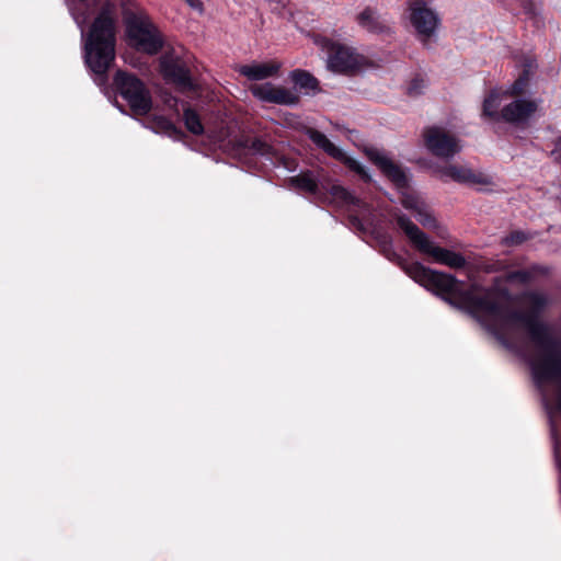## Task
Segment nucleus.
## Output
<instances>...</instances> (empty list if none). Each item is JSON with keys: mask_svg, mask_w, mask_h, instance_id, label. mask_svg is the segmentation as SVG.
Wrapping results in <instances>:
<instances>
[{"mask_svg": "<svg viewBox=\"0 0 561 561\" xmlns=\"http://www.w3.org/2000/svg\"><path fill=\"white\" fill-rule=\"evenodd\" d=\"M466 309L499 339L511 337L523 328L527 331L534 353L527 355L533 376L541 391L542 402L552 421L561 412V342L551 327L540 321L548 298L537 291L520 296L519 311H512L506 289L479 290L476 286L461 296Z\"/></svg>", "mask_w": 561, "mask_h": 561, "instance_id": "obj_1", "label": "nucleus"}, {"mask_svg": "<svg viewBox=\"0 0 561 561\" xmlns=\"http://www.w3.org/2000/svg\"><path fill=\"white\" fill-rule=\"evenodd\" d=\"M115 4L105 1L84 37V58L95 75H104L115 58Z\"/></svg>", "mask_w": 561, "mask_h": 561, "instance_id": "obj_2", "label": "nucleus"}, {"mask_svg": "<svg viewBox=\"0 0 561 561\" xmlns=\"http://www.w3.org/2000/svg\"><path fill=\"white\" fill-rule=\"evenodd\" d=\"M368 159L402 191L401 204L404 208L414 211L416 220L425 228L437 227L436 219L425 203L413 193L408 192V179L404 171L396 164L388 154L377 148L366 149Z\"/></svg>", "mask_w": 561, "mask_h": 561, "instance_id": "obj_3", "label": "nucleus"}, {"mask_svg": "<svg viewBox=\"0 0 561 561\" xmlns=\"http://www.w3.org/2000/svg\"><path fill=\"white\" fill-rule=\"evenodd\" d=\"M381 253L391 262L398 264L413 280L436 293L437 295H455L458 282L451 275L433 271L419 262H407L393 249L392 241L387 236L379 241Z\"/></svg>", "mask_w": 561, "mask_h": 561, "instance_id": "obj_4", "label": "nucleus"}, {"mask_svg": "<svg viewBox=\"0 0 561 561\" xmlns=\"http://www.w3.org/2000/svg\"><path fill=\"white\" fill-rule=\"evenodd\" d=\"M124 22L129 46L148 55H156L162 49L163 37L145 11H126Z\"/></svg>", "mask_w": 561, "mask_h": 561, "instance_id": "obj_5", "label": "nucleus"}, {"mask_svg": "<svg viewBox=\"0 0 561 561\" xmlns=\"http://www.w3.org/2000/svg\"><path fill=\"white\" fill-rule=\"evenodd\" d=\"M503 99L496 91L490 93L483 102V115L495 122L523 125L535 116L541 103L536 99L517 98L502 106Z\"/></svg>", "mask_w": 561, "mask_h": 561, "instance_id": "obj_6", "label": "nucleus"}, {"mask_svg": "<svg viewBox=\"0 0 561 561\" xmlns=\"http://www.w3.org/2000/svg\"><path fill=\"white\" fill-rule=\"evenodd\" d=\"M399 228L405 233L412 245L421 253L431 256L434 262L451 268H460L466 259L460 253L438 247L426 233L404 215L397 216Z\"/></svg>", "mask_w": 561, "mask_h": 561, "instance_id": "obj_7", "label": "nucleus"}, {"mask_svg": "<svg viewBox=\"0 0 561 561\" xmlns=\"http://www.w3.org/2000/svg\"><path fill=\"white\" fill-rule=\"evenodd\" d=\"M311 39L316 46L328 54V68L334 72H352L359 69L365 62V58L353 47L319 34L311 35Z\"/></svg>", "mask_w": 561, "mask_h": 561, "instance_id": "obj_8", "label": "nucleus"}, {"mask_svg": "<svg viewBox=\"0 0 561 561\" xmlns=\"http://www.w3.org/2000/svg\"><path fill=\"white\" fill-rule=\"evenodd\" d=\"M114 83L135 114L146 115L151 110L150 93L137 77L118 71L115 75Z\"/></svg>", "mask_w": 561, "mask_h": 561, "instance_id": "obj_9", "label": "nucleus"}, {"mask_svg": "<svg viewBox=\"0 0 561 561\" xmlns=\"http://www.w3.org/2000/svg\"><path fill=\"white\" fill-rule=\"evenodd\" d=\"M408 12L410 23L423 39L435 33L439 19L430 8V0H408Z\"/></svg>", "mask_w": 561, "mask_h": 561, "instance_id": "obj_10", "label": "nucleus"}, {"mask_svg": "<svg viewBox=\"0 0 561 561\" xmlns=\"http://www.w3.org/2000/svg\"><path fill=\"white\" fill-rule=\"evenodd\" d=\"M427 149L440 158H451L460 151L459 141L440 127H430L424 131Z\"/></svg>", "mask_w": 561, "mask_h": 561, "instance_id": "obj_11", "label": "nucleus"}, {"mask_svg": "<svg viewBox=\"0 0 561 561\" xmlns=\"http://www.w3.org/2000/svg\"><path fill=\"white\" fill-rule=\"evenodd\" d=\"M160 68L165 79L183 89L193 88L188 69L174 48L162 55L160 58Z\"/></svg>", "mask_w": 561, "mask_h": 561, "instance_id": "obj_12", "label": "nucleus"}, {"mask_svg": "<svg viewBox=\"0 0 561 561\" xmlns=\"http://www.w3.org/2000/svg\"><path fill=\"white\" fill-rule=\"evenodd\" d=\"M251 93L260 101L279 105H295L299 96L291 90L271 82L252 84Z\"/></svg>", "mask_w": 561, "mask_h": 561, "instance_id": "obj_13", "label": "nucleus"}, {"mask_svg": "<svg viewBox=\"0 0 561 561\" xmlns=\"http://www.w3.org/2000/svg\"><path fill=\"white\" fill-rule=\"evenodd\" d=\"M309 138L331 157L343 161L351 170L358 173L365 181H369V175L365 168L355 159L346 156L340 148L331 142L328 137L314 129L308 131Z\"/></svg>", "mask_w": 561, "mask_h": 561, "instance_id": "obj_14", "label": "nucleus"}, {"mask_svg": "<svg viewBox=\"0 0 561 561\" xmlns=\"http://www.w3.org/2000/svg\"><path fill=\"white\" fill-rule=\"evenodd\" d=\"M282 65L278 61L267 62H253L250 65H242L237 68L238 72L249 80L260 81L278 73Z\"/></svg>", "mask_w": 561, "mask_h": 561, "instance_id": "obj_15", "label": "nucleus"}, {"mask_svg": "<svg viewBox=\"0 0 561 561\" xmlns=\"http://www.w3.org/2000/svg\"><path fill=\"white\" fill-rule=\"evenodd\" d=\"M442 178L463 184H489L490 181L481 173L461 165H448L440 171Z\"/></svg>", "mask_w": 561, "mask_h": 561, "instance_id": "obj_16", "label": "nucleus"}, {"mask_svg": "<svg viewBox=\"0 0 561 561\" xmlns=\"http://www.w3.org/2000/svg\"><path fill=\"white\" fill-rule=\"evenodd\" d=\"M150 128L154 133L165 135L174 140H180L184 136L183 131L164 116H154L150 121Z\"/></svg>", "mask_w": 561, "mask_h": 561, "instance_id": "obj_17", "label": "nucleus"}, {"mask_svg": "<svg viewBox=\"0 0 561 561\" xmlns=\"http://www.w3.org/2000/svg\"><path fill=\"white\" fill-rule=\"evenodd\" d=\"M357 22L362 27L371 33H380L386 28L379 15L370 8L365 9L358 14Z\"/></svg>", "mask_w": 561, "mask_h": 561, "instance_id": "obj_18", "label": "nucleus"}, {"mask_svg": "<svg viewBox=\"0 0 561 561\" xmlns=\"http://www.w3.org/2000/svg\"><path fill=\"white\" fill-rule=\"evenodd\" d=\"M329 194L330 202L335 203L339 206L355 205L358 203V199L356 197H354L344 187L336 184L331 185Z\"/></svg>", "mask_w": 561, "mask_h": 561, "instance_id": "obj_19", "label": "nucleus"}, {"mask_svg": "<svg viewBox=\"0 0 561 561\" xmlns=\"http://www.w3.org/2000/svg\"><path fill=\"white\" fill-rule=\"evenodd\" d=\"M289 77L295 85L300 89L313 91L318 88V80L305 70H294L290 72Z\"/></svg>", "mask_w": 561, "mask_h": 561, "instance_id": "obj_20", "label": "nucleus"}, {"mask_svg": "<svg viewBox=\"0 0 561 561\" xmlns=\"http://www.w3.org/2000/svg\"><path fill=\"white\" fill-rule=\"evenodd\" d=\"M290 183L295 187L312 194H316L319 187L317 180L311 173H302L298 176L291 178Z\"/></svg>", "mask_w": 561, "mask_h": 561, "instance_id": "obj_21", "label": "nucleus"}, {"mask_svg": "<svg viewBox=\"0 0 561 561\" xmlns=\"http://www.w3.org/2000/svg\"><path fill=\"white\" fill-rule=\"evenodd\" d=\"M183 119L185 127L192 134L202 135L204 133V126L201 122L198 114L195 111L186 108L183 114Z\"/></svg>", "mask_w": 561, "mask_h": 561, "instance_id": "obj_22", "label": "nucleus"}, {"mask_svg": "<svg viewBox=\"0 0 561 561\" xmlns=\"http://www.w3.org/2000/svg\"><path fill=\"white\" fill-rule=\"evenodd\" d=\"M528 78L526 76L519 77L510 88V90L503 94H501L502 98H505L506 94L511 95H518L522 94L527 85Z\"/></svg>", "mask_w": 561, "mask_h": 561, "instance_id": "obj_23", "label": "nucleus"}, {"mask_svg": "<svg viewBox=\"0 0 561 561\" xmlns=\"http://www.w3.org/2000/svg\"><path fill=\"white\" fill-rule=\"evenodd\" d=\"M530 277V273L528 271H517L507 274L506 278L508 282H519V283H526L528 282Z\"/></svg>", "mask_w": 561, "mask_h": 561, "instance_id": "obj_24", "label": "nucleus"}, {"mask_svg": "<svg viewBox=\"0 0 561 561\" xmlns=\"http://www.w3.org/2000/svg\"><path fill=\"white\" fill-rule=\"evenodd\" d=\"M526 240V236L520 231H515L504 239V243L507 245L519 244Z\"/></svg>", "mask_w": 561, "mask_h": 561, "instance_id": "obj_25", "label": "nucleus"}, {"mask_svg": "<svg viewBox=\"0 0 561 561\" xmlns=\"http://www.w3.org/2000/svg\"><path fill=\"white\" fill-rule=\"evenodd\" d=\"M72 15H73V19H75L77 25L81 28L82 36L84 37V24L88 21L87 16L76 12L75 10L72 11Z\"/></svg>", "mask_w": 561, "mask_h": 561, "instance_id": "obj_26", "label": "nucleus"}, {"mask_svg": "<svg viewBox=\"0 0 561 561\" xmlns=\"http://www.w3.org/2000/svg\"><path fill=\"white\" fill-rule=\"evenodd\" d=\"M424 87V80L423 79H414L410 87H409V93L410 94H417L421 89Z\"/></svg>", "mask_w": 561, "mask_h": 561, "instance_id": "obj_27", "label": "nucleus"}, {"mask_svg": "<svg viewBox=\"0 0 561 561\" xmlns=\"http://www.w3.org/2000/svg\"><path fill=\"white\" fill-rule=\"evenodd\" d=\"M553 153H561V136L557 139V142H556V149L553 151Z\"/></svg>", "mask_w": 561, "mask_h": 561, "instance_id": "obj_28", "label": "nucleus"}, {"mask_svg": "<svg viewBox=\"0 0 561 561\" xmlns=\"http://www.w3.org/2000/svg\"><path fill=\"white\" fill-rule=\"evenodd\" d=\"M261 146H262V142L261 141H254L253 142V148L257 151H262L261 149Z\"/></svg>", "mask_w": 561, "mask_h": 561, "instance_id": "obj_29", "label": "nucleus"}]
</instances>
